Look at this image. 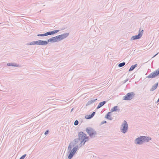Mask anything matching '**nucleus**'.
Returning a JSON list of instances; mask_svg holds the SVG:
<instances>
[{
	"label": "nucleus",
	"instance_id": "20",
	"mask_svg": "<svg viewBox=\"0 0 159 159\" xmlns=\"http://www.w3.org/2000/svg\"><path fill=\"white\" fill-rule=\"evenodd\" d=\"M153 76H154V77H155L157 76H158L159 74L158 73V72L156 70L154 71L153 72H152Z\"/></svg>",
	"mask_w": 159,
	"mask_h": 159
},
{
	"label": "nucleus",
	"instance_id": "34",
	"mask_svg": "<svg viewBox=\"0 0 159 159\" xmlns=\"http://www.w3.org/2000/svg\"><path fill=\"white\" fill-rule=\"evenodd\" d=\"M156 70L158 72V73L159 74V68L158 69H157V70Z\"/></svg>",
	"mask_w": 159,
	"mask_h": 159
},
{
	"label": "nucleus",
	"instance_id": "21",
	"mask_svg": "<svg viewBox=\"0 0 159 159\" xmlns=\"http://www.w3.org/2000/svg\"><path fill=\"white\" fill-rule=\"evenodd\" d=\"M85 138L84 139V143H83V145H84L85 143L89 139V136H87L85 134Z\"/></svg>",
	"mask_w": 159,
	"mask_h": 159
},
{
	"label": "nucleus",
	"instance_id": "14",
	"mask_svg": "<svg viewBox=\"0 0 159 159\" xmlns=\"http://www.w3.org/2000/svg\"><path fill=\"white\" fill-rule=\"evenodd\" d=\"M111 112H109L105 116V118H107V119H108L109 120H111L112 118H111Z\"/></svg>",
	"mask_w": 159,
	"mask_h": 159
},
{
	"label": "nucleus",
	"instance_id": "17",
	"mask_svg": "<svg viewBox=\"0 0 159 159\" xmlns=\"http://www.w3.org/2000/svg\"><path fill=\"white\" fill-rule=\"evenodd\" d=\"M138 66L137 64H136L134 65H132L129 69V72L133 70L135 67H136Z\"/></svg>",
	"mask_w": 159,
	"mask_h": 159
},
{
	"label": "nucleus",
	"instance_id": "29",
	"mask_svg": "<svg viewBox=\"0 0 159 159\" xmlns=\"http://www.w3.org/2000/svg\"><path fill=\"white\" fill-rule=\"evenodd\" d=\"M107 123V121L105 120H103L101 122V125H102V124H103L105 123Z\"/></svg>",
	"mask_w": 159,
	"mask_h": 159
},
{
	"label": "nucleus",
	"instance_id": "37",
	"mask_svg": "<svg viewBox=\"0 0 159 159\" xmlns=\"http://www.w3.org/2000/svg\"><path fill=\"white\" fill-rule=\"evenodd\" d=\"M158 54V53H157V54H155L154 56V57H155L156 56L157 54Z\"/></svg>",
	"mask_w": 159,
	"mask_h": 159
},
{
	"label": "nucleus",
	"instance_id": "25",
	"mask_svg": "<svg viewBox=\"0 0 159 159\" xmlns=\"http://www.w3.org/2000/svg\"><path fill=\"white\" fill-rule=\"evenodd\" d=\"M85 118L87 119H89L93 118V117L91 115H89L86 116H85Z\"/></svg>",
	"mask_w": 159,
	"mask_h": 159
},
{
	"label": "nucleus",
	"instance_id": "2",
	"mask_svg": "<svg viewBox=\"0 0 159 159\" xmlns=\"http://www.w3.org/2000/svg\"><path fill=\"white\" fill-rule=\"evenodd\" d=\"M152 139L151 138L146 136H140L136 139L134 143L136 144L142 145L145 142H148Z\"/></svg>",
	"mask_w": 159,
	"mask_h": 159
},
{
	"label": "nucleus",
	"instance_id": "33",
	"mask_svg": "<svg viewBox=\"0 0 159 159\" xmlns=\"http://www.w3.org/2000/svg\"><path fill=\"white\" fill-rule=\"evenodd\" d=\"M82 143H81V141L80 143L79 144L80 147H81L82 145H83Z\"/></svg>",
	"mask_w": 159,
	"mask_h": 159
},
{
	"label": "nucleus",
	"instance_id": "32",
	"mask_svg": "<svg viewBox=\"0 0 159 159\" xmlns=\"http://www.w3.org/2000/svg\"><path fill=\"white\" fill-rule=\"evenodd\" d=\"M128 80V79H126L125 80H124L123 82H124V83H126L127 81Z\"/></svg>",
	"mask_w": 159,
	"mask_h": 159
},
{
	"label": "nucleus",
	"instance_id": "22",
	"mask_svg": "<svg viewBox=\"0 0 159 159\" xmlns=\"http://www.w3.org/2000/svg\"><path fill=\"white\" fill-rule=\"evenodd\" d=\"M146 78H155L152 73H151L149 75L146 77Z\"/></svg>",
	"mask_w": 159,
	"mask_h": 159
},
{
	"label": "nucleus",
	"instance_id": "10",
	"mask_svg": "<svg viewBox=\"0 0 159 159\" xmlns=\"http://www.w3.org/2000/svg\"><path fill=\"white\" fill-rule=\"evenodd\" d=\"M79 140L78 138H76L74 139L73 141L70 142V144H72V147L74 146L77 143H78Z\"/></svg>",
	"mask_w": 159,
	"mask_h": 159
},
{
	"label": "nucleus",
	"instance_id": "12",
	"mask_svg": "<svg viewBox=\"0 0 159 159\" xmlns=\"http://www.w3.org/2000/svg\"><path fill=\"white\" fill-rule=\"evenodd\" d=\"M106 103V102L105 101L103 102H101L99 104L98 107H97V109H98L102 107Z\"/></svg>",
	"mask_w": 159,
	"mask_h": 159
},
{
	"label": "nucleus",
	"instance_id": "8",
	"mask_svg": "<svg viewBox=\"0 0 159 159\" xmlns=\"http://www.w3.org/2000/svg\"><path fill=\"white\" fill-rule=\"evenodd\" d=\"M85 135V134L82 131H81L78 134V139L79 140L81 141V143H84Z\"/></svg>",
	"mask_w": 159,
	"mask_h": 159
},
{
	"label": "nucleus",
	"instance_id": "6",
	"mask_svg": "<svg viewBox=\"0 0 159 159\" xmlns=\"http://www.w3.org/2000/svg\"><path fill=\"white\" fill-rule=\"evenodd\" d=\"M134 95L135 94L133 92L129 93L123 97V99L125 100H130L134 97Z\"/></svg>",
	"mask_w": 159,
	"mask_h": 159
},
{
	"label": "nucleus",
	"instance_id": "5",
	"mask_svg": "<svg viewBox=\"0 0 159 159\" xmlns=\"http://www.w3.org/2000/svg\"><path fill=\"white\" fill-rule=\"evenodd\" d=\"M121 126V128L120 129L121 132L124 134L126 133L128 131V127L127 122L126 120H124Z\"/></svg>",
	"mask_w": 159,
	"mask_h": 159
},
{
	"label": "nucleus",
	"instance_id": "9",
	"mask_svg": "<svg viewBox=\"0 0 159 159\" xmlns=\"http://www.w3.org/2000/svg\"><path fill=\"white\" fill-rule=\"evenodd\" d=\"M59 31V30H52L51 31H49L46 32L47 36L48 35H52L55 34L57 33Z\"/></svg>",
	"mask_w": 159,
	"mask_h": 159
},
{
	"label": "nucleus",
	"instance_id": "19",
	"mask_svg": "<svg viewBox=\"0 0 159 159\" xmlns=\"http://www.w3.org/2000/svg\"><path fill=\"white\" fill-rule=\"evenodd\" d=\"M79 148V146L76 145L75 147H74L72 149V151L75 154L76 153V151Z\"/></svg>",
	"mask_w": 159,
	"mask_h": 159
},
{
	"label": "nucleus",
	"instance_id": "13",
	"mask_svg": "<svg viewBox=\"0 0 159 159\" xmlns=\"http://www.w3.org/2000/svg\"><path fill=\"white\" fill-rule=\"evenodd\" d=\"M8 66H13L15 67H19V66L18 65L15 63H9L7 64Z\"/></svg>",
	"mask_w": 159,
	"mask_h": 159
},
{
	"label": "nucleus",
	"instance_id": "31",
	"mask_svg": "<svg viewBox=\"0 0 159 159\" xmlns=\"http://www.w3.org/2000/svg\"><path fill=\"white\" fill-rule=\"evenodd\" d=\"M95 112H93L92 114H91V116H92V117H93L94 115H95Z\"/></svg>",
	"mask_w": 159,
	"mask_h": 159
},
{
	"label": "nucleus",
	"instance_id": "18",
	"mask_svg": "<svg viewBox=\"0 0 159 159\" xmlns=\"http://www.w3.org/2000/svg\"><path fill=\"white\" fill-rule=\"evenodd\" d=\"M118 107V106H114V107H113L111 109V112L116 111H117V110H118V111H120V109H117Z\"/></svg>",
	"mask_w": 159,
	"mask_h": 159
},
{
	"label": "nucleus",
	"instance_id": "16",
	"mask_svg": "<svg viewBox=\"0 0 159 159\" xmlns=\"http://www.w3.org/2000/svg\"><path fill=\"white\" fill-rule=\"evenodd\" d=\"M97 100V98H96L95 99L92 100H91L89 101L88 102L87 104H86V106L90 105L92 104L93 103L95 102Z\"/></svg>",
	"mask_w": 159,
	"mask_h": 159
},
{
	"label": "nucleus",
	"instance_id": "30",
	"mask_svg": "<svg viewBox=\"0 0 159 159\" xmlns=\"http://www.w3.org/2000/svg\"><path fill=\"white\" fill-rule=\"evenodd\" d=\"M48 133H49V130H47L45 132V133H44V134H45V135H46V134H48Z\"/></svg>",
	"mask_w": 159,
	"mask_h": 159
},
{
	"label": "nucleus",
	"instance_id": "11",
	"mask_svg": "<svg viewBox=\"0 0 159 159\" xmlns=\"http://www.w3.org/2000/svg\"><path fill=\"white\" fill-rule=\"evenodd\" d=\"M69 154L68 156V158L69 159H71L75 154L73 152L72 150H71L70 151H69Z\"/></svg>",
	"mask_w": 159,
	"mask_h": 159
},
{
	"label": "nucleus",
	"instance_id": "38",
	"mask_svg": "<svg viewBox=\"0 0 159 159\" xmlns=\"http://www.w3.org/2000/svg\"><path fill=\"white\" fill-rule=\"evenodd\" d=\"M1 24V23H0V24Z\"/></svg>",
	"mask_w": 159,
	"mask_h": 159
},
{
	"label": "nucleus",
	"instance_id": "27",
	"mask_svg": "<svg viewBox=\"0 0 159 159\" xmlns=\"http://www.w3.org/2000/svg\"><path fill=\"white\" fill-rule=\"evenodd\" d=\"M26 154H25L22 156L19 159H24L25 157L26 156Z\"/></svg>",
	"mask_w": 159,
	"mask_h": 159
},
{
	"label": "nucleus",
	"instance_id": "28",
	"mask_svg": "<svg viewBox=\"0 0 159 159\" xmlns=\"http://www.w3.org/2000/svg\"><path fill=\"white\" fill-rule=\"evenodd\" d=\"M79 124V121L78 120H76L74 122V125H77Z\"/></svg>",
	"mask_w": 159,
	"mask_h": 159
},
{
	"label": "nucleus",
	"instance_id": "1",
	"mask_svg": "<svg viewBox=\"0 0 159 159\" xmlns=\"http://www.w3.org/2000/svg\"><path fill=\"white\" fill-rule=\"evenodd\" d=\"M69 35V33H66L48 39V40H46L47 42V44L49 42L53 43L61 41L66 38Z\"/></svg>",
	"mask_w": 159,
	"mask_h": 159
},
{
	"label": "nucleus",
	"instance_id": "15",
	"mask_svg": "<svg viewBox=\"0 0 159 159\" xmlns=\"http://www.w3.org/2000/svg\"><path fill=\"white\" fill-rule=\"evenodd\" d=\"M158 83L157 82L150 89L151 91H152L157 89L158 85Z\"/></svg>",
	"mask_w": 159,
	"mask_h": 159
},
{
	"label": "nucleus",
	"instance_id": "7",
	"mask_svg": "<svg viewBox=\"0 0 159 159\" xmlns=\"http://www.w3.org/2000/svg\"><path fill=\"white\" fill-rule=\"evenodd\" d=\"M143 30L141 31L140 30L139 31V33L137 35L133 36L131 38V40L138 39H140L143 35Z\"/></svg>",
	"mask_w": 159,
	"mask_h": 159
},
{
	"label": "nucleus",
	"instance_id": "23",
	"mask_svg": "<svg viewBox=\"0 0 159 159\" xmlns=\"http://www.w3.org/2000/svg\"><path fill=\"white\" fill-rule=\"evenodd\" d=\"M37 36L38 37H43L47 36V34L46 33L43 34H39L37 35Z\"/></svg>",
	"mask_w": 159,
	"mask_h": 159
},
{
	"label": "nucleus",
	"instance_id": "3",
	"mask_svg": "<svg viewBox=\"0 0 159 159\" xmlns=\"http://www.w3.org/2000/svg\"><path fill=\"white\" fill-rule=\"evenodd\" d=\"M85 130L91 138H94L97 134L96 131L92 127L86 128Z\"/></svg>",
	"mask_w": 159,
	"mask_h": 159
},
{
	"label": "nucleus",
	"instance_id": "4",
	"mask_svg": "<svg viewBox=\"0 0 159 159\" xmlns=\"http://www.w3.org/2000/svg\"><path fill=\"white\" fill-rule=\"evenodd\" d=\"M47 44V42L46 40H39L36 41L32 42L27 44V45H45Z\"/></svg>",
	"mask_w": 159,
	"mask_h": 159
},
{
	"label": "nucleus",
	"instance_id": "36",
	"mask_svg": "<svg viewBox=\"0 0 159 159\" xmlns=\"http://www.w3.org/2000/svg\"><path fill=\"white\" fill-rule=\"evenodd\" d=\"M74 110V108H72L71 109V112H72L73 110Z\"/></svg>",
	"mask_w": 159,
	"mask_h": 159
},
{
	"label": "nucleus",
	"instance_id": "35",
	"mask_svg": "<svg viewBox=\"0 0 159 159\" xmlns=\"http://www.w3.org/2000/svg\"><path fill=\"white\" fill-rule=\"evenodd\" d=\"M159 102V98L157 100L156 102V103H158Z\"/></svg>",
	"mask_w": 159,
	"mask_h": 159
},
{
	"label": "nucleus",
	"instance_id": "26",
	"mask_svg": "<svg viewBox=\"0 0 159 159\" xmlns=\"http://www.w3.org/2000/svg\"><path fill=\"white\" fill-rule=\"evenodd\" d=\"M72 146V144H71L70 143L68 148V150H69V151H70L71 150Z\"/></svg>",
	"mask_w": 159,
	"mask_h": 159
},
{
	"label": "nucleus",
	"instance_id": "24",
	"mask_svg": "<svg viewBox=\"0 0 159 159\" xmlns=\"http://www.w3.org/2000/svg\"><path fill=\"white\" fill-rule=\"evenodd\" d=\"M125 64V62H123L121 63H120L118 64V66L119 67H121L124 66Z\"/></svg>",
	"mask_w": 159,
	"mask_h": 159
}]
</instances>
